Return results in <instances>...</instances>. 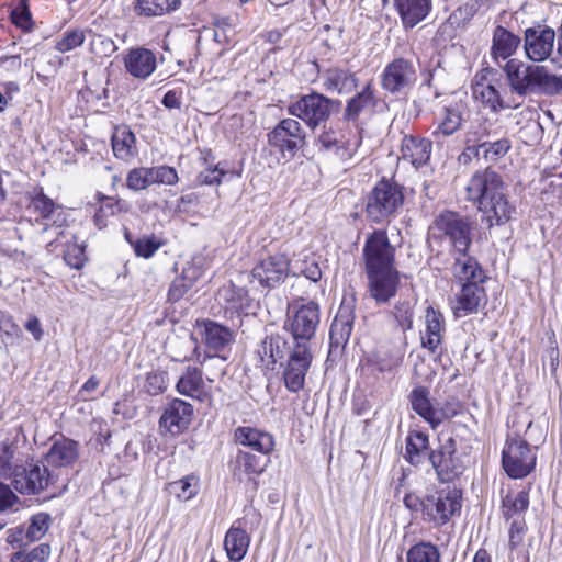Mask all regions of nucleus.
Here are the masks:
<instances>
[{
  "mask_svg": "<svg viewBox=\"0 0 562 562\" xmlns=\"http://www.w3.org/2000/svg\"><path fill=\"white\" fill-rule=\"evenodd\" d=\"M465 193L467 199L482 213V221L488 227L507 223L515 213L502 177L491 168L476 171L469 180Z\"/></svg>",
  "mask_w": 562,
  "mask_h": 562,
  "instance_id": "obj_1",
  "label": "nucleus"
},
{
  "mask_svg": "<svg viewBox=\"0 0 562 562\" xmlns=\"http://www.w3.org/2000/svg\"><path fill=\"white\" fill-rule=\"evenodd\" d=\"M502 68L510 91L519 97H551L562 91V74H557L547 66L512 58Z\"/></svg>",
  "mask_w": 562,
  "mask_h": 562,
  "instance_id": "obj_2",
  "label": "nucleus"
},
{
  "mask_svg": "<svg viewBox=\"0 0 562 562\" xmlns=\"http://www.w3.org/2000/svg\"><path fill=\"white\" fill-rule=\"evenodd\" d=\"M319 322L318 304L301 299L289 305L283 328L291 335L292 345L312 347Z\"/></svg>",
  "mask_w": 562,
  "mask_h": 562,
  "instance_id": "obj_3",
  "label": "nucleus"
},
{
  "mask_svg": "<svg viewBox=\"0 0 562 562\" xmlns=\"http://www.w3.org/2000/svg\"><path fill=\"white\" fill-rule=\"evenodd\" d=\"M404 201V188L394 181L383 179L373 187L367 198V216L374 223L387 221L398 213Z\"/></svg>",
  "mask_w": 562,
  "mask_h": 562,
  "instance_id": "obj_4",
  "label": "nucleus"
},
{
  "mask_svg": "<svg viewBox=\"0 0 562 562\" xmlns=\"http://www.w3.org/2000/svg\"><path fill=\"white\" fill-rule=\"evenodd\" d=\"M438 448L428 452V459L441 482H452L465 470L468 457L458 449L457 439L440 435Z\"/></svg>",
  "mask_w": 562,
  "mask_h": 562,
  "instance_id": "obj_5",
  "label": "nucleus"
},
{
  "mask_svg": "<svg viewBox=\"0 0 562 562\" xmlns=\"http://www.w3.org/2000/svg\"><path fill=\"white\" fill-rule=\"evenodd\" d=\"M462 493L456 486L447 485L424 497V520L435 526L447 524L461 509Z\"/></svg>",
  "mask_w": 562,
  "mask_h": 562,
  "instance_id": "obj_6",
  "label": "nucleus"
},
{
  "mask_svg": "<svg viewBox=\"0 0 562 562\" xmlns=\"http://www.w3.org/2000/svg\"><path fill=\"white\" fill-rule=\"evenodd\" d=\"M333 105L331 99L322 93L312 92L292 102L288 106V112L305 122L310 128L315 130L329 119Z\"/></svg>",
  "mask_w": 562,
  "mask_h": 562,
  "instance_id": "obj_7",
  "label": "nucleus"
},
{
  "mask_svg": "<svg viewBox=\"0 0 562 562\" xmlns=\"http://www.w3.org/2000/svg\"><path fill=\"white\" fill-rule=\"evenodd\" d=\"M312 347L292 345L283 367L282 378L288 391L297 393L305 385V378L313 362Z\"/></svg>",
  "mask_w": 562,
  "mask_h": 562,
  "instance_id": "obj_8",
  "label": "nucleus"
},
{
  "mask_svg": "<svg viewBox=\"0 0 562 562\" xmlns=\"http://www.w3.org/2000/svg\"><path fill=\"white\" fill-rule=\"evenodd\" d=\"M435 228L448 238L454 252L463 254L468 251L472 243L471 231L473 228L470 218L447 211L436 218Z\"/></svg>",
  "mask_w": 562,
  "mask_h": 562,
  "instance_id": "obj_9",
  "label": "nucleus"
},
{
  "mask_svg": "<svg viewBox=\"0 0 562 562\" xmlns=\"http://www.w3.org/2000/svg\"><path fill=\"white\" fill-rule=\"evenodd\" d=\"M502 463L510 477H525L536 464V454L527 441L519 437H508L503 449Z\"/></svg>",
  "mask_w": 562,
  "mask_h": 562,
  "instance_id": "obj_10",
  "label": "nucleus"
},
{
  "mask_svg": "<svg viewBox=\"0 0 562 562\" xmlns=\"http://www.w3.org/2000/svg\"><path fill=\"white\" fill-rule=\"evenodd\" d=\"M417 80L415 64L398 57L387 64L381 75V87L391 94L406 93Z\"/></svg>",
  "mask_w": 562,
  "mask_h": 562,
  "instance_id": "obj_11",
  "label": "nucleus"
},
{
  "mask_svg": "<svg viewBox=\"0 0 562 562\" xmlns=\"http://www.w3.org/2000/svg\"><path fill=\"white\" fill-rule=\"evenodd\" d=\"M52 482V474L41 462L27 465L21 463L11 477V485L22 495L38 494L46 490Z\"/></svg>",
  "mask_w": 562,
  "mask_h": 562,
  "instance_id": "obj_12",
  "label": "nucleus"
},
{
  "mask_svg": "<svg viewBox=\"0 0 562 562\" xmlns=\"http://www.w3.org/2000/svg\"><path fill=\"white\" fill-rule=\"evenodd\" d=\"M394 252L395 249L390 244L386 232L382 229L373 232L363 248L367 272L395 269Z\"/></svg>",
  "mask_w": 562,
  "mask_h": 562,
  "instance_id": "obj_13",
  "label": "nucleus"
},
{
  "mask_svg": "<svg viewBox=\"0 0 562 562\" xmlns=\"http://www.w3.org/2000/svg\"><path fill=\"white\" fill-rule=\"evenodd\" d=\"M305 131L300 122L294 119H284L268 133V143L283 155L292 157L305 145Z\"/></svg>",
  "mask_w": 562,
  "mask_h": 562,
  "instance_id": "obj_14",
  "label": "nucleus"
},
{
  "mask_svg": "<svg viewBox=\"0 0 562 562\" xmlns=\"http://www.w3.org/2000/svg\"><path fill=\"white\" fill-rule=\"evenodd\" d=\"M467 113L468 106L464 101L456 95L446 98L437 115V125L432 135L438 139L454 135L465 122Z\"/></svg>",
  "mask_w": 562,
  "mask_h": 562,
  "instance_id": "obj_15",
  "label": "nucleus"
},
{
  "mask_svg": "<svg viewBox=\"0 0 562 562\" xmlns=\"http://www.w3.org/2000/svg\"><path fill=\"white\" fill-rule=\"evenodd\" d=\"M485 282H471L459 285L451 302V308L456 317H464L476 313L480 307L485 306L487 294L484 288Z\"/></svg>",
  "mask_w": 562,
  "mask_h": 562,
  "instance_id": "obj_16",
  "label": "nucleus"
},
{
  "mask_svg": "<svg viewBox=\"0 0 562 562\" xmlns=\"http://www.w3.org/2000/svg\"><path fill=\"white\" fill-rule=\"evenodd\" d=\"M290 260L284 254H276L257 263L252 271V279L266 288L280 284L289 272Z\"/></svg>",
  "mask_w": 562,
  "mask_h": 562,
  "instance_id": "obj_17",
  "label": "nucleus"
},
{
  "mask_svg": "<svg viewBox=\"0 0 562 562\" xmlns=\"http://www.w3.org/2000/svg\"><path fill=\"white\" fill-rule=\"evenodd\" d=\"M193 406L179 398L168 403L159 420L160 428L171 436L186 431L192 422Z\"/></svg>",
  "mask_w": 562,
  "mask_h": 562,
  "instance_id": "obj_18",
  "label": "nucleus"
},
{
  "mask_svg": "<svg viewBox=\"0 0 562 562\" xmlns=\"http://www.w3.org/2000/svg\"><path fill=\"white\" fill-rule=\"evenodd\" d=\"M202 326L203 341L206 346L207 352H213V355H205L202 360L198 356V361L203 363L206 359H210L222 364L226 360V357L218 356L217 353L232 344L234 339L233 333L229 328L212 321L203 322Z\"/></svg>",
  "mask_w": 562,
  "mask_h": 562,
  "instance_id": "obj_19",
  "label": "nucleus"
},
{
  "mask_svg": "<svg viewBox=\"0 0 562 562\" xmlns=\"http://www.w3.org/2000/svg\"><path fill=\"white\" fill-rule=\"evenodd\" d=\"M555 33L552 29H528L525 32V52L532 61L546 60L554 47Z\"/></svg>",
  "mask_w": 562,
  "mask_h": 562,
  "instance_id": "obj_20",
  "label": "nucleus"
},
{
  "mask_svg": "<svg viewBox=\"0 0 562 562\" xmlns=\"http://www.w3.org/2000/svg\"><path fill=\"white\" fill-rule=\"evenodd\" d=\"M367 276L370 296L378 304L387 303L396 294L398 285V272L396 269L369 271Z\"/></svg>",
  "mask_w": 562,
  "mask_h": 562,
  "instance_id": "obj_21",
  "label": "nucleus"
},
{
  "mask_svg": "<svg viewBox=\"0 0 562 562\" xmlns=\"http://www.w3.org/2000/svg\"><path fill=\"white\" fill-rule=\"evenodd\" d=\"M446 333L445 317L432 306H428L425 315V329L420 333L422 347L436 353Z\"/></svg>",
  "mask_w": 562,
  "mask_h": 562,
  "instance_id": "obj_22",
  "label": "nucleus"
},
{
  "mask_svg": "<svg viewBox=\"0 0 562 562\" xmlns=\"http://www.w3.org/2000/svg\"><path fill=\"white\" fill-rule=\"evenodd\" d=\"M453 282L461 285L471 282H485L487 277L477 260L467 252L458 254L451 268Z\"/></svg>",
  "mask_w": 562,
  "mask_h": 562,
  "instance_id": "obj_23",
  "label": "nucleus"
},
{
  "mask_svg": "<svg viewBox=\"0 0 562 562\" xmlns=\"http://www.w3.org/2000/svg\"><path fill=\"white\" fill-rule=\"evenodd\" d=\"M126 70L135 78L146 79L156 69L155 54L143 47L132 48L124 58Z\"/></svg>",
  "mask_w": 562,
  "mask_h": 562,
  "instance_id": "obj_24",
  "label": "nucleus"
},
{
  "mask_svg": "<svg viewBox=\"0 0 562 562\" xmlns=\"http://www.w3.org/2000/svg\"><path fill=\"white\" fill-rule=\"evenodd\" d=\"M322 86L327 92L348 94L358 87V78L349 69L331 67L323 72Z\"/></svg>",
  "mask_w": 562,
  "mask_h": 562,
  "instance_id": "obj_25",
  "label": "nucleus"
},
{
  "mask_svg": "<svg viewBox=\"0 0 562 562\" xmlns=\"http://www.w3.org/2000/svg\"><path fill=\"white\" fill-rule=\"evenodd\" d=\"M291 345L279 334L267 336L259 345L257 353L261 363L267 369H274V366L289 356Z\"/></svg>",
  "mask_w": 562,
  "mask_h": 562,
  "instance_id": "obj_26",
  "label": "nucleus"
},
{
  "mask_svg": "<svg viewBox=\"0 0 562 562\" xmlns=\"http://www.w3.org/2000/svg\"><path fill=\"white\" fill-rule=\"evenodd\" d=\"M353 321L352 307L342 303L330 326L329 338L331 348L345 347L351 335Z\"/></svg>",
  "mask_w": 562,
  "mask_h": 562,
  "instance_id": "obj_27",
  "label": "nucleus"
},
{
  "mask_svg": "<svg viewBox=\"0 0 562 562\" xmlns=\"http://www.w3.org/2000/svg\"><path fill=\"white\" fill-rule=\"evenodd\" d=\"M78 458V442L63 436L54 440L46 453V461L54 467H70Z\"/></svg>",
  "mask_w": 562,
  "mask_h": 562,
  "instance_id": "obj_28",
  "label": "nucleus"
},
{
  "mask_svg": "<svg viewBox=\"0 0 562 562\" xmlns=\"http://www.w3.org/2000/svg\"><path fill=\"white\" fill-rule=\"evenodd\" d=\"M234 438L236 442L263 456H269L274 448V439L270 434L252 427H238L234 432Z\"/></svg>",
  "mask_w": 562,
  "mask_h": 562,
  "instance_id": "obj_29",
  "label": "nucleus"
},
{
  "mask_svg": "<svg viewBox=\"0 0 562 562\" xmlns=\"http://www.w3.org/2000/svg\"><path fill=\"white\" fill-rule=\"evenodd\" d=\"M431 147V142L428 138L405 135L402 139L401 153L405 160L415 167H420L430 159Z\"/></svg>",
  "mask_w": 562,
  "mask_h": 562,
  "instance_id": "obj_30",
  "label": "nucleus"
},
{
  "mask_svg": "<svg viewBox=\"0 0 562 562\" xmlns=\"http://www.w3.org/2000/svg\"><path fill=\"white\" fill-rule=\"evenodd\" d=\"M472 90L474 98L488 106L494 113L512 108V105L505 102V100L502 98L496 87L488 82L484 76L475 77V81L472 85Z\"/></svg>",
  "mask_w": 562,
  "mask_h": 562,
  "instance_id": "obj_31",
  "label": "nucleus"
},
{
  "mask_svg": "<svg viewBox=\"0 0 562 562\" xmlns=\"http://www.w3.org/2000/svg\"><path fill=\"white\" fill-rule=\"evenodd\" d=\"M503 132L504 128L498 119L482 117L470 123L464 133V138L468 143L479 144L501 136Z\"/></svg>",
  "mask_w": 562,
  "mask_h": 562,
  "instance_id": "obj_32",
  "label": "nucleus"
},
{
  "mask_svg": "<svg viewBox=\"0 0 562 562\" xmlns=\"http://www.w3.org/2000/svg\"><path fill=\"white\" fill-rule=\"evenodd\" d=\"M375 105L376 98L374 89L372 85L368 82L360 92L348 100L342 117L348 122L357 121L361 113L368 110H373Z\"/></svg>",
  "mask_w": 562,
  "mask_h": 562,
  "instance_id": "obj_33",
  "label": "nucleus"
},
{
  "mask_svg": "<svg viewBox=\"0 0 562 562\" xmlns=\"http://www.w3.org/2000/svg\"><path fill=\"white\" fill-rule=\"evenodd\" d=\"M205 383L201 370L188 367L179 378L176 390L183 396L201 400L205 394Z\"/></svg>",
  "mask_w": 562,
  "mask_h": 562,
  "instance_id": "obj_34",
  "label": "nucleus"
},
{
  "mask_svg": "<svg viewBox=\"0 0 562 562\" xmlns=\"http://www.w3.org/2000/svg\"><path fill=\"white\" fill-rule=\"evenodd\" d=\"M520 43L519 37L502 26H497L493 35L491 54L495 61L508 59L515 54Z\"/></svg>",
  "mask_w": 562,
  "mask_h": 562,
  "instance_id": "obj_35",
  "label": "nucleus"
},
{
  "mask_svg": "<svg viewBox=\"0 0 562 562\" xmlns=\"http://www.w3.org/2000/svg\"><path fill=\"white\" fill-rule=\"evenodd\" d=\"M217 297L221 302L225 303L226 310L238 314L247 313L250 306L248 292L244 288L236 286L233 283L223 285L217 292Z\"/></svg>",
  "mask_w": 562,
  "mask_h": 562,
  "instance_id": "obj_36",
  "label": "nucleus"
},
{
  "mask_svg": "<svg viewBox=\"0 0 562 562\" xmlns=\"http://www.w3.org/2000/svg\"><path fill=\"white\" fill-rule=\"evenodd\" d=\"M112 149L114 156L121 160H128L136 155V138L127 126L122 125L114 128Z\"/></svg>",
  "mask_w": 562,
  "mask_h": 562,
  "instance_id": "obj_37",
  "label": "nucleus"
},
{
  "mask_svg": "<svg viewBox=\"0 0 562 562\" xmlns=\"http://www.w3.org/2000/svg\"><path fill=\"white\" fill-rule=\"evenodd\" d=\"M249 543L248 533L237 527H231L224 539V548L228 558L233 561H240L246 555Z\"/></svg>",
  "mask_w": 562,
  "mask_h": 562,
  "instance_id": "obj_38",
  "label": "nucleus"
},
{
  "mask_svg": "<svg viewBox=\"0 0 562 562\" xmlns=\"http://www.w3.org/2000/svg\"><path fill=\"white\" fill-rule=\"evenodd\" d=\"M412 409L431 427L436 422V407L430 401L429 391L425 386H417L412 390L409 396Z\"/></svg>",
  "mask_w": 562,
  "mask_h": 562,
  "instance_id": "obj_39",
  "label": "nucleus"
},
{
  "mask_svg": "<svg viewBox=\"0 0 562 562\" xmlns=\"http://www.w3.org/2000/svg\"><path fill=\"white\" fill-rule=\"evenodd\" d=\"M131 211V204L122 199L102 196L100 206L94 214V223L99 228L108 225L109 217Z\"/></svg>",
  "mask_w": 562,
  "mask_h": 562,
  "instance_id": "obj_40",
  "label": "nucleus"
},
{
  "mask_svg": "<svg viewBox=\"0 0 562 562\" xmlns=\"http://www.w3.org/2000/svg\"><path fill=\"white\" fill-rule=\"evenodd\" d=\"M429 448L428 436L420 431H413L406 438L405 459L413 465L424 461Z\"/></svg>",
  "mask_w": 562,
  "mask_h": 562,
  "instance_id": "obj_41",
  "label": "nucleus"
},
{
  "mask_svg": "<svg viewBox=\"0 0 562 562\" xmlns=\"http://www.w3.org/2000/svg\"><path fill=\"white\" fill-rule=\"evenodd\" d=\"M430 2H395L397 12L406 27H414L430 10Z\"/></svg>",
  "mask_w": 562,
  "mask_h": 562,
  "instance_id": "obj_42",
  "label": "nucleus"
},
{
  "mask_svg": "<svg viewBox=\"0 0 562 562\" xmlns=\"http://www.w3.org/2000/svg\"><path fill=\"white\" fill-rule=\"evenodd\" d=\"M318 143L324 153H333L340 160H346L352 156V149L349 145L339 139L331 130L324 131L318 137Z\"/></svg>",
  "mask_w": 562,
  "mask_h": 562,
  "instance_id": "obj_43",
  "label": "nucleus"
},
{
  "mask_svg": "<svg viewBox=\"0 0 562 562\" xmlns=\"http://www.w3.org/2000/svg\"><path fill=\"white\" fill-rule=\"evenodd\" d=\"M16 445L12 441L0 442V477L10 479L21 464L16 454Z\"/></svg>",
  "mask_w": 562,
  "mask_h": 562,
  "instance_id": "obj_44",
  "label": "nucleus"
},
{
  "mask_svg": "<svg viewBox=\"0 0 562 562\" xmlns=\"http://www.w3.org/2000/svg\"><path fill=\"white\" fill-rule=\"evenodd\" d=\"M269 463L268 456H256L249 452L239 451L236 457L237 469L247 475L261 474Z\"/></svg>",
  "mask_w": 562,
  "mask_h": 562,
  "instance_id": "obj_45",
  "label": "nucleus"
},
{
  "mask_svg": "<svg viewBox=\"0 0 562 562\" xmlns=\"http://www.w3.org/2000/svg\"><path fill=\"white\" fill-rule=\"evenodd\" d=\"M407 562H441L439 549L431 542L422 541L412 546L406 553Z\"/></svg>",
  "mask_w": 562,
  "mask_h": 562,
  "instance_id": "obj_46",
  "label": "nucleus"
},
{
  "mask_svg": "<svg viewBox=\"0 0 562 562\" xmlns=\"http://www.w3.org/2000/svg\"><path fill=\"white\" fill-rule=\"evenodd\" d=\"M401 357L389 350H378L368 358L367 363L372 371L380 373L391 372L401 363Z\"/></svg>",
  "mask_w": 562,
  "mask_h": 562,
  "instance_id": "obj_47",
  "label": "nucleus"
},
{
  "mask_svg": "<svg viewBox=\"0 0 562 562\" xmlns=\"http://www.w3.org/2000/svg\"><path fill=\"white\" fill-rule=\"evenodd\" d=\"M200 490V480L195 475H187L181 480L169 483V492L181 501L193 498Z\"/></svg>",
  "mask_w": 562,
  "mask_h": 562,
  "instance_id": "obj_48",
  "label": "nucleus"
},
{
  "mask_svg": "<svg viewBox=\"0 0 562 562\" xmlns=\"http://www.w3.org/2000/svg\"><path fill=\"white\" fill-rule=\"evenodd\" d=\"M481 147L482 156L486 161H497L509 151L512 143L507 137L502 136L496 140H484Z\"/></svg>",
  "mask_w": 562,
  "mask_h": 562,
  "instance_id": "obj_49",
  "label": "nucleus"
},
{
  "mask_svg": "<svg viewBox=\"0 0 562 562\" xmlns=\"http://www.w3.org/2000/svg\"><path fill=\"white\" fill-rule=\"evenodd\" d=\"M50 516L46 513H37L30 519V525L25 530L27 542H34L42 539L50 526Z\"/></svg>",
  "mask_w": 562,
  "mask_h": 562,
  "instance_id": "obj_50",
  "label": "nucleus"
},
{
  "mask_svg": "<svg viewBox=\"0 0 562 562\" xmlns=\"http://www.w3.org/2000/svg\"><path fill=\"white\" fill-rule=\"evenodd\" d=\"M529 505V495L526 491H520L516 494H508L503 499L504 516L509 519L515 514L525 512Z\"/></svg>",
  "mask_w": 562,
  "mask_h": 562,
  "instance_id": "obj_51",
  "label": "nucleus"
},
{
  "mask_svg": "<svg viewBox=\"0 0 562 562\" xmlns=\"http://www.w3.org/2000/svg\"><path fill=\"white\" fill-rule=\"evenodd\" d=\"M86 33L88 32L81 29L67 30L56 42L55 49L59 53H68L74 50L83 44L86 40Z\"/></svg>",
  "mask_w": 562,
  "mask_h": 562,
  "instance_id": "obj_52",
  "label": "nucleus"
},
{
  "mask_svg": "<svg viewBox=\"0 0 562 562\" xmlns=\"http://www.w3.org/2000/svg\"><path fill=\"white\" fill-rule=\"evenodd\" d=\"M90 35V52L99 58L109 57L117 50V46L110 37L95 34L91 30L87 31Z\"/></svg>",
  "mask_w": 562,
  "mask_h": 562,
  "instance_id": "obj_53",
  "label": "nucleus"
},
{
  "mask_svg": "<svg viewBox=\"0 0 562 562\" xmlns=\"http://www.w3.org/2000/svg\"><path fill=\"white\" fill-rule=\"evenodd\" d=\"M180 2H136L134 12L138 15L157 16L178 9Z\"/></svg>",
  "mask_w": 562,
  "mask_h": 562,
  "instance_id": "obj_54",
  "label": "nucleus"
},
{
  "mask_svg": "<svg viewBox=\"0 0 562 562\" xmlns=\"http://www.w3.org/2000/svg\"><path fill=\"white\" fill-rule=\"evenodd\" d=\"M136 256L150 258L164 245L162 240L155 234L144 235L132 243Z\"/></svg>",
  "mask_w": 562,
  "mask_h": 562,
  "instance_id": "obj_55",
  "label": "nucleus"
},
{
  "mask_svg": "<svg viewBox=\"0 0 562 562\" xmlns=\"http://www.w3.org/2000/svg\"><path fill=\"white\" fill-rule=\"evenodd\" d=\"M30 207L44 220L52 218L54 213L60 209V206L45 195L42 190L32 198Z\"/></svg>",
  "mask_w": 562,
  "mask_h": 562,
  "instance_id": "obj_56",
  "label": "nucleus"
},
{
  "mask_svg": "<svg viewBox=\"0 0 562 562\" xmlns=\"http://www.w3.org/2000/svg\"><path fill=\"white\" fill-rule=\"evenodd\" d=\"M464 406L457 398H449L445 401L439 407H436V422H434L432 429H436L445 420L451 419L463 413Z\"/></svg>",
  "mask_w": 562,
  "mask_h": 562,
  "instance_id": "obj_57",
  "label": "nucleus"
},
{
  "mask_svg": "<svg viewBox=\"0 0 562 562\" xmlns=\"http://www.w3.org/2000/svg\"><path fill=\"white\" fill-rule=\"evenodd\" d=\"M64 260L69 267L77 270L81 269L87 261L85 246L77 241L67 243L64 250Z\"/></svg>",
  "mask_w": 562,
  "mask_h": 562,
  "instance_id": "obj_58",
  "label": "nucleus"
},
{
  "mask_svg": "<svg viewBox=\"0 0 562 562\" xmlns=\"http://www.w3.org/2000/svg\"><path fill=\"white\" fill-rule=\"evenodd\" d=\"M11 20L14 25L23 31L32 30L33 20L26 2H19L18 5L11 10Z\"/></svg>",
  "mask_w": 562,
  "mask_h": 562,
  "instance_id": "obj_59",
  "label": "nucleus"
},
{
  "mask_svg": "<svg viewBox=\"0 0 562 562\" xmlns=\"http://www.w3.org/2000/svg\"><path fill=\"white\" fill-rule=\"evenodd\" d=\"M393 316L403 331L413 326V308L408 302H400L394 306Z\"/></svg>",
  "mask_w": 562,
  "mask_h": 562,
  "instance_id": "obj_60",
  "label": "nucleus"
},
{
  "mask_svg": "<svg viewBox=\"0 0 562 562\" xmlns=\"http://www.w3.org/2000/svg\"><path fill=\"white\" fill-rule=\"evenodd\" d=\"M126 187L133 191H140L148 188L145 167L134 168L127 173Z\"/></svg>",
  "mask_w": 562,
  "mask_h": 562,
  "instance_id": "obj_61",
  "label": "nucleus"
},
{
  "mask_svg": "<svg viewBox=\"0 0 562 562\" xmlns=\"http://www.w3.org/2000/svg\"><path fill=\"white\" fill-rule=\"evenodd\" d=\"M157 183L173 186L178 182V173L173 167L158 166L155 167Z\"/></svg>",
  "mask_w": 562,
  "mask_h": 562,
  "instance_id": "obj_62",
  "label": "nucleus"
},
{
  "mask_svg": "<svg viewBox=\"0 0 562 562\" xmlns=\"http://www.w3.org/2000/svg\"><path fill=\"white\" fill-rule=\"evenodd\" d=\"M19 501L10 486L0 482V513L11 509Z\"/></svg>",
  "mask_w": 562,
  "mask_h": 562,
  "instance_id": "obj_63",
  "label": "nucleus"
},
{
  "mask_svg": "<svg viewBox=\"0 0 562 562\" xmlns=\"http://www.w3.org/2000/svg\"><path fill=\"white\" fill-rule=\"evenodd\" d=\"M191 288L192 285L180 277L175 279L168 291L169 301L178 302L188 293Z\"/></svg>",
  "mask_w": 562,
  "mask_h": 562,
  "instance_id": "obj_64",
  "label": "nucleus"
}]
</instances>
